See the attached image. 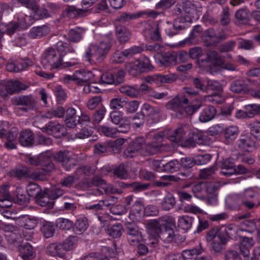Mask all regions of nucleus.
I'll return each mask as SVG.
<instances>
[{
    "label": "nucleus",
    "mask_w": 260,
    "mask_h": 260,
    "mask_svg": "<svg viewBox=\"0 0 260 260\" xmlns=\"http://www.w3.org/2000/svg\"><path fill=\"white\" fill-rule=\"evenodd\" d=\"M186 132L182 126L179 127L174 131L169 129V134H167V139L170 141L178 143L183 141L186 138Z\"/></svg>",
    "instance_id": "19"
},
{
    "label": "nucleus",
    "mask_w": 260,
    "mask_h": 260,
    "mask_svg": "<svg viewBox=\"0 0 260 260\" xmlns=\"http://www.w3.org/2000/svg\"><path fill=\"white\" fill-rule=\"evenodd\" d=\"M216 114V109L212 106L205 107L201 111L199 120L202 122H207L212 120Z\"/></svg>",
    "instance_id": "33"
},
{
    "label": "nucleus",
    "mask_w": 260,
    "mask_h": 260,
    "mask_svg": "<svg viewBox=\"0 0 260 260\" xmlns=\"http://www.w3.org/2000/svg\"><path fill=\"white\" fill-rule=\"evenodd\" d=\"M122 225L121 224H116L113 225L108 231V233L110 236L114 238H119L121 235Z\"/></svg>",
    "instance_id": "62"
},
{
    "label": "nucleus",
    "mask_w": 260,
    "mask_h": 260,
    "mask_svg": "<svg viewBox=\"0 0 260 260\" xmlns=\"http://www.w3.org/2000/svg\"><path fill=\"white\" fill-rule=\"evenodd\" d=\"M142 16V13H123L116 19V21L122 23H125L131 20L136 19Z\"/></svg>",
    "instance_id": "47"
},
{
    "label": "nucleus",
    "mask_w": 260,
    "mask_h": 260,
    "mask_svg": "<svg viewBox=\"0 0 260 260\" xmlns=\"http://www.w3.org/2000/svg\"><path fill=\"white\" fill-rule=\"evenodd\" d=\"M120 92L132 98H136L140 96V90L138 85H123L119 88Z\"/></svg>",
    "instance_id": "37"
},
{
    "label": "nucleus",
    "mask_w": 260,
    "mask_h": 260,
    "mask_svg": "<svg viewBox=\"0 0 260 260\" xmlns=\"http://www.w3.org/2000/svg\"><path fill=\"white\" fill-rule=\"evenodd\" d=\"M160 109L158 107H153L149 104L145 103L141 108V114L144 116L149 117L153 120L158 117Z\"/></svg>",
    "instance_id": "24"
},
{
    "label": "nucleus",
    "mask_w": 260,
    "mask_h": 260,
    "mask_svg": "<svg viewBox=\"0 0 260 260\" xmlns=\"http://www.w3.org/2000/svg\"><path fill=\"white\" fill-rule=\"evenodd\" d=\"M207 59L199 60V66L205 71L211 73V62L213 64L220 66L222 63V60L217 52L214 50L209 51L207 54Z\"/></svg>",
    "instance_id": "9"
},
{
    "label": "nucleus",
    "mask_w": 260,
    "mask_h": 260,
    "mask_svg": "<svg viewBox=\"0 0 260 260\" xmlns=\"http://www.w3.org/2000/svg\"><path fill=\"white\" fill-rule=\"evenodd\" d=\"M41 63L44 68L54 70L63 67H70L78 64L76 59L62 62V54H59L54 48L49 47L46 49L42 55Z\"/></svg>",
    "instance_id": "2"
},
{
    "label": "nucleus",
    "mask_w": 260,
    "mask_h": 260,
    "mask_svg": "<svg viewBox=\"0 0 260 260\" xmlns=\"http://www.w3.org/2000/svg\"><path fill=\"white\" fill-rule=\"evenodd\" d=\"M248 118H252L260 112V105L249 104L244 106Z\"/></svg>",
    "instance_id": "57"
},
{
    "label": "nucleus",
    "mask_w": 260,
    "mask_h": 260,
    "mask_svg": "<svg viewBox=\"0 0 260 260\" xmlns=\"http://www.w3.org/2000/svg\"><path fill=\"white\" fill-rule=\"evenodd\" d=\"M50 30L47 25L34 26L29 30L28 35L31 39H39L48 35Z\"/></svg>",
    "instance_id": "20"
},
{
    "label": "nucleus",
    "mask_w": 260,
    "mask_h": 260,
    "mask_svg": "<svg viewBox=\"0 0 260 260\" xmlns=\"http://www.w3.org/2000/svg\"><path fill=\"white\" fill-rule=\"evenodd\" d=\"M85 30L81 27H76L71 29L68 32L69 40L74 43L80 42L83 38Z\"/></svg>",
    "instance_id": "39"
},
{
    "label": "nucleus",
    "mask_w": 260,
    "mask_h": 260,
    "mask_svg": "<svg viewBox=\"0 0 260 260\" xmlns=\"http://www.w3.org/2000/svg\"><path fill=\"white\" fill-rule=\"evenodd\" d=\"M4 28V32L9 36L13 35L16 31L20 30L16 22L14 21H11L6 24H2V26Z\"/></svg>",
    "instance_id": "55"
},
{
    "label": "nucleus",
    "mask_w": 260,
    "mask_h": 260,
    "mask_svg": "<svg viewBox=\"0 0 260 260\" xmlns=\"http://www.w3.org/2000/svg\"><path fill=\"white\" fill-rule=\"evenodd\" d=\"M245 201L253 204V206L250 207V210L257 208L260 205V201L256 203L255 200L258 198V193L257 191L252 188H248L244 190L242 194Z\"/></svg>",
    "instance_id": "18"
},
{
    "label": "nucleus",
    "mask_w": 260,
    "mask_h": 260,
    "mask_svg": "<svg viewBox=\"0 0 260 260\" xmlns=\"http://www.w3.org/2000/svg\"><path fill=\"white\" fill-rule=\"evenodd\" d=\"M28 194L31 197L37 198L41 193V189L36 183H30L26 187Z\"/></svg>",
    "instance_id": "58"
},
{
    "label": "nucleus",
    "mask_w": 260,
    "mask_h": 260,
    "mask_svg": "<svg viewBox=\"0 0 260 260\" xmlns=\"http://www.w3.org/2000/svg\"><path fill=\"white\" fill-rule=\"evenodd\" d=\"M179 166L180 164L178 160H172L164 164L163 171L172 173L178 171Z\"/></svg>",
    "instance_id": "59"
},
{
    "label": "nucleus",
    "mask_w": 260,
    "mask_h": 260,
    "mask_svg": "<svg viewBox=\"0 0 260 260\" xmlns=\"http://www.w3.org/2000/svg\"><path fill=\"white\" fill-rule=\"evenodd\" d=\"M64 249L61 243H51L48 246L47 252L51 255H57L62 257L64 256Z\"/></svg>",
    "instance_id": "40"
},
{
    "label": "nucleus",
    "mask_w": 260,
    "mask_h": 260,
    "mask_svg": "<svg viewBox=\"0 0 260 260\" xmlns=\"http://www.w3.org/2000/svg\"><path fill=\"white\" fill-rule=\"evenodd\" d=\"M141 144V155H153L160 150V144H154V143H146L144 142V139Z\"/></svg>",
    "instance_id": "27"
},
{
    "label": "nucleus",
    "mask_w": 260,
    "mask_h": 260,
    "mask_svg": "<svg viewBox=\"0 0 260 260\" xmlns=\"http://www.w3.org/2000/svg\"><path fill=\"white\" fill-rule=\"evenodd\" d=\"M251 125V134L257 140L260 141V122H254Z\"/></svg>",
    "instance_id": "64"
},
{
    "label": "nucleus",
    "mask_w": 260,
    "mask_h": 260,
    "mask_svg": "<svg viewBox=\"0 0 260 260\" xmlns=\"http://www.w3.org/2000/svg\"><path fill=\"white\" fill-rule=\"evenodd\" d=\"M177 76L175 74H168L166 75L158 74V81L161 83H171L176 80Z\"/></svg>",
    "instance_id": "61"
},
{
    "label": "nucleus",
    "mask_w": 260,
    "mask_h": 260,
    "mask_svg": "<svg viewBox=\"0 0 260 260\" xmlns=\"http://www.w3.org/2000/svg\"><path fill=\"white\" fill-rule=\"evenodd\" d=\"M17 222L20 226L24 227L26 230H32L37 224V220L32 218H30L28 215H24L19 217Z\"/></svg>",
    "instance_id": "35"
},
{
    "label": "nucleus",
    "mask_w": 260,
    "mask_h": 260,
    "mask_svg": "<svg viewBox=\"0 0 260 260\" xmlns=\"http://www.w3.org/2000/svg\"><path fill=\"white\" fill-rule=\"evenodd\" d=\"M88 226L87 219L86 218H79L75 223L74 231L77 234H81L86 230Z\"/></svg>",
    "instance_id": "46"
},
{
    "label": "nucleus",
    "mask_w": 260,
    "mask_h": 260,
    "mask_svg": "<svg viewBox=\"0 0 260 260\" xmlns=\"http://www.w3.org/2000/svg\"><path fill=\"white\" fill-rule=\"evenodd\" d=\"M125 230L128 243L132 245L137 244L141 239L138 227L134 223L126 224Z\"/></svg>",
    "instance_id": "14"
},
{
    "label": "nucleus",
    "mask_w": 260,
    "mask_h": 260,
    "mask_svg": "<svg viewBox=\"0 0 260 260\" xmlns=\"http://www.w3.org/2000/svg\"><path fill=\"white\" fill-rule=\"evenodd\" d=\"M153 68L150 60L146 56H142L134 63H128L126 66L129 73L133 76H135L141 72L151 71Z\"/></svg>",
    "instance_id": "5"
},
{
    "label": "nucleus",
    "mask_w": 260,
    "mask_h": 260,
    "mask_svg": "<svg viewBox=\"0 0 260 260\" xmlns=\"http://www.w3.org/2000/svg\"><path fill=\"white\" fill-rule=\"evenodd\" d=\"M78 116L73 108H69L66 112L64 121L67 127L72 128L77 124Z\"/></svg>",
    "instance_id": "28"
},
{
    "label": "nucleus",
    "mask_w": 260,
    "mask_h": 260,
    "mask_svg": "<svg viewBox=\"0 0 260 260\" xmlns=\"http://www.w3.org/2000/svg\"><path fill=\"white\" fill-rule=\"evenodd\" d=\"M254 241L251 238L244 237L240 246L241 253L245 257H248L250 252L249 248L254 245Z\"/></svg>",
    "instance_id": "41"
},
{
    "label": "nucleus",
    "mask_w": 260,
    "mask_h": 260,
    "mask_svg": "<svg viewBox=\"0 0 260 260\" xmlns=\"http://www.w3.org/2000/svg\"><path fill=\"white\" fill-rule=\"evenodd\" d=\"M226 233V230L222 231L218 227H214L207 233L206 240L210 243L211 248L215 252H221L223 249V246L228 242Z\"/></svg>",
    "instance_id": "3"
},
{
    "label": "nucleus",
    "mask_w": 260,
    "mask_h": 260,
    "mask_svg": "<svg viewBox=\"0 0 260 260\" xmlns=\"http://www.w3.org/2000/svg\"><path fill=\"white\" fill-rule=\"evenodd\" d=\"M18 131L16 128H12L9 132L7 137V141L4 143V146L8 149H13L16 148V139L18 135Z\"/></svg>",
    "instance_id": "34"
},
{
    "label": "nucleus",
    "mask_w": 260,
    "mask_h": 260,
    "mask_svg": "<svg viewBox=\"0 0 260 260\" xmlns=\"http://www.w3.org/2000/svg\"><path fill=\"white\" fill-rule=\"evenodd\" d=\"M54 157L56 161L61 163L62 167L67 171L70 170L77 163L76 158L73 157L68 151H60L56 153Z\"/></svg>",
    "instance_id": "11"
},
{
    "label": "nucleus",
    "mask_w": 260,
    "mask_h": 260,
    "mask_svg": "<svg viewBox=\"0 0 260 260\" xmlns=\"http://www.w3.org/2000/svg\"><path fill=\"white\" fill-rule=\"evenodd\" d=\"M63 129V126L55 121H50L45 126L41 128L42 132L50 135L56 134L62 131Z\"/></svg>",
    "instance_id": "32"
},
{
    "label": "nucleus",
    "mask_w": 260,
    "mask_h": 260,
    "mask_svg": "<svg viewBox=\"0 0 260 260\" xmlns=\"http://www.w3.org/2000/svg\"><path fill=\"white\" fill-rule=\"evenodd\" d=\"M203 251V249L200 247L184 250L180 253L183 260L192 259L194 258L196 255L201 254Z\"/></svg>",
    "instance_id": "44"
},
{
    "label": "nucleus",
    "mask_w": 260,
    "mask_h": 260,
    "mask_svg": "<svg viewBox=\"0 0 260 260\" xmlns=\"http://www.w3.org/2000/svg\"><path fill=\"white\" fill-rule=\"evenodd\" d=\"M184 12L191 20L198 19L201 15L202 7L196 1H185L183 2Z\"/></svg>",
    "instance_id": "8"
},
{
    "label": "nucleus",
    "mask_w": 260,
    "mask_h": 260,
    "mask_svg": "<svg viewBox=\"0 0 260 260\" xmlns=\"http://www.w3.org/2000/svg\"><path fill=\"white\" fill-rule=\"evenodd\" d=\"M77 243V237L71 236L66 239L61 245L64 251H69L74 248Z\"/></svg>",
    "instance_id": "56"
},
{
    "label": "nucleus",
    "mask_w": 260,
    "mask_h": 260,
    "mask_svg": "<svg viewBox=\"0 0 260 260\" xmlns=\"http://www.w3.org/2000/svg\"><path fill=\"white\" fill-rule=\"evenodd\" d=\"M9 175L18 179L29 178L30 175V170L26 167L14 168L9 172Z\"/></svg>",
    "instance_id": "36"
},
{
    "label": "nucleus",
    "mask_w": 260,
    "mask_h": 260,
    "mask_svg": "<svg viewBox=\"0 0 260 260\" xmlns=\"http://www.w3.org/2000/svg\"><path fill=\"white\" fill-rule=\"evenodd\" d=\"M171 222V219L168 215L148 220L145 224L147 232L152 238L155 239L158 237L162 228Z\"/></svg>",
    "instance_id": "4"
},
{
    "label": "nucleus",
    "mask_w": 260,
    "mask_h": 260,
    "mask_svg": "<svg viewBox=\"0 0 260 260\" xmlns=\"http://www.w3.org/2000/svg\"><path fill=\"white\" fill-rule=\"evenodd\" d=\"M239 128L236 126L231 125L223 129L225 143L229 144L234 140L239 134Z\"/></svg>",
    "instance_id": "31"
},
{
    "label": "nucleus",
    "mask_w": 260,
    "mask_h": 260,
    "mask_svg": "<svg viewBox=\"0 0 260 260\" xmlns=\"http://www.w3.org/2000/svg\"><path fill=\"white\" fill-rule=\"evenodd\" d=\"M253 206V204L245 201L242 194H237L233 197L230 207L234 210H239L243 207L246 209L250 210V207Z\"/></svg>",
    "instance_id": "16"
},
{
    "label": "nucleus",
    "mask_w": 260,
    "mask_h": 260,
    "mask_svg": "<svg viewBox=\"0 0 260 260\" xmlns=\"http://www.w3.org/2000/svg\"><path fill=\"white\" fill-rule=\"evenodd\" d=\"M246 89L245 82L242 79L233 81L230 85V90L235 93H239L245 91Z\"/></svg>",
    "instance_id": "45"
},
{
    "label": "nucleus",
    "mask_w": 260,
    "mask_h": 260,
    "mask_svg": "<svg viewBox=\"0 0 260 260\" xmlns=\"http://www.w3.org/2000/svg\"><path fill=\"white\" fill-rule=\"evenodd\" d=\"M13 103L17 106H23L20 110L26 112L28 110H32L36 107V100L31 94L21 95L14 98Z\"/></svg>",
    "instance_id": "12"
},
{
    "label": "nucleus",
    "mask_w": 260,
    "mask_h": 260,
    "mask_svg": "<svg viewBox=\"0 0 260 260\" xmlns=\"http://www.w3.org/2000/svg\"><path fill=\"white\" fill-rule=\"evenodd\" d=\"M113 41L112 37H106L98 43L90 44L85 52V60L90 62L92 57H94L98 62L103 61L110 51Z\"/></svg>",
    "instance_id": "1"
},
{
    "label": "nucleus",
    "mask_w": 260,
    "mask_h": 260,
    "mask_svg": "<svg viewBox=\"0 0 260 260\" xmlns=\"http://www.w3.org/2000/svg\"><path fill=\"white\" fill-rule=\"evenodd\" d=\"M19 141L23 146H31L34 142V134L28 129L22 131L20 133Z\"/></svg>",
    "instance_id": "22"
},
{
    "label": "nucleus",
    "mask_w": 260,
    "mask_h": 260,
    "mask_svg": "<svg viewBox=\"0 0 260 260\" xmlns=\"http://www.w3.org/2000/svg\"><path fill=\"white\" fill-rule=\"evenodd\" d=\"M106 111V108L103 106L96 111L92 115L93 121L95 123H99L104 118Z\"/></svg>",
    "instance_id": "63"
},
{
    "label": "nucleus",
    "mask_w": 260,
    "mask_h": 260,
    "mask_svg": "<svg viewBox=\"0 0 260 260\" xmlns=\"http://www.w3.org/2000/svg\"><path fill=\"white\" fill-rule=\"evenodd\" d=\"M156 59L160 64L165 66L175 64L177 62L176 53L174 52H168L164 54L155 55Z\"/></svg>",
    "instance_id": "17"
},
{
    "label": "nucleus",
    "mask_w": 260,
    "mask_h": 260,
    "mask_svg": "<svg viewBox=\"0 0 260 260\" xmlns=\"http://www.w3.org/2000/svg\"><path fill=\"white\" fill-rule=\"evenodd\" d=\"M220 169L221 173L226 177L242 174L247 172V169L245 167L241 165L236 166L233 160L230 158L221 161Z\"/></svg>",
    "instance_id": "6"
},
{
    "label": "nucleus",
    "mask_w": 260,
    "mask_h": 260,
    "mask_svg": "<svg viewBox=\"0 0 260 260\" xmlns=\"http://www.w3.org/2000/svg\"><path fill=\"white\" fill-rule=\"evenodd\" d=\"M20 255L24 260H29L35 257V252L31 245L29 243L20 246Z\"/></svg>",
    "instance_id": "38"
},
{
    "label": "nucleus",
    "mask_w": 260,
    "mask_h": 260,
    "mask_svg": "<svg viewBox=\"0 0 260 260\" xmlns=\"http://www.w3.org/2000/svg\"><path fill=\"white\" fill-rule=\"evenodd\" d=\"M131 167L127 163H122L113 169V174L121 179H126L128 178Z\"/></svg>",
    "instance_id": "23"
},
{
    "label": "nucleus",
    "mask_w": 260,
    "mask_h": 260,
    "mask_svg": "<svg viewBox=\"0 0 260 260\" xmlns=\"http://www.w3.org/2000/svg\"><path fill=\"white\" fill-rule=\"evenodd\" d=\"M187 104H188V98L184 95L179 94L166 104V108L168 110L176 112L177 116L180 117L183 105Z\"/></svg>",
    "instance_id": "13"
},
{
    "label": "nucleus",
    "mask_w": 260,
    "mask_h": 260,
    "mask_svg": "<svg viewBox=\"0 0 260 260\" xmlns=\"http://www.w3.org/2000/svg\"><path fill=\"white\" fill-rule=\"evenodd\" d=\"M115 31L117 39L121 43H124L130 39L131 32L126 27L117 25L116 27Z\"/></svg>",
    "instance_id": "29"
},
{
    "label": "nucleus",
    "mask_w": 260,
    "mask_h": 260,
    "mask_svg": "<svg viewBox=\"0 0 260 260\" xmlns=\"http://www.w3.org/2000/svg\"><path fill=\"white\" fill-rule=\"evenodd\" d=\"M235 18L240 23H247L249 19V12L247 9H241L235 13Z\"/></svg>",
    "instance_id": "48"
},
{
    "label": "nucleus",
    "mask_w": 260,
    "mask_h": 260,
    "mask_svg": "<svg viewBox=\"0 0 260 260\" xmlns=\"http://www.w3.org/2000/svg\"><path fill=\"white\" fill-rule=\"evenodd\" d=\"M59 54H62V57L67 52H74V49L69 46L67 43L62 41H59L56 43V50Z\"/></svg>",
    "instance_id": "53"
},
{
    "label": "nucleus",
    "mask_w": 260,
    "mask_h": 260,
    "mask_svg": "<svg viewBox=\"0 0 260 260\" xmlns=\"http://www.w3.org/2000/svg\"><path fill=\"white\" fill-rule=\"evenodd\" d=\"M158 237L165 243H169L174 241L175 237L174 230L170 228L168 224L163 226Z\"/></svg>",
    "instance_id": "26"
},
{
    "label": "nucleus",
    "mask_w": 260,
    "mask_h": 260,
    "mask_svg": "<svg viewBox=\"0 0 260 260\" xmlns=\"http://www.w3.org/2000/svg\"><path fill=\"white\" fill-rule=\"evenodd\" d=\"M200 105H188V104L183 105V107L179 117H183L188 115L193 114L200 108Z\"/></svg>",
    "instance_id": "51"
},
{
    "label": "nucleus",
    "mask_w": 260,
    "mask_h": 260,
    "mask_svg": "<svg viewBox=\"0 0 260 260\" xmlns=\"http://www.w3.org/2000/svg\"><path fill=\"white\" fill-rule=\"evenodd\" d=\"M51 198L47 194L41 193L37 198L36 201L37 204L42 207H50L52 206Z\"/></svg>",
    "instance_id": "49"
},
{
    "label": "nucleus",
    "mask_w": 260,
    "mask_h": 260,
    "mask_svg": "<svg viewBox=\"0 0 260 260\" xmlns=\"http://www.w3.org/2000/svg\"><path fill=\"white\" fill-rule=\"evenodd\" d=\"M27 86L19 81H10L7 84H0V94L2 96H6L8 94H13L22 90H25Z\"/></svg>",
    "instance_id": "10"
},
{
    "label": "nucleus",
    "mask_w": 260,
    "mask_h": 260,
    "mask_svg": "<svg viewBox=\"0 0 260 260\" xmlns=\"http://www.w3.org/2000/svg\"><path fill=\"white\" fill-rule=\"evenodd\" d=\"M41 231L45 237L48 238L54 235L55 227L52 222H47L43 225Z\"/></svg>",
    "instance_id": "54"
},
{
    "label": "nucleus",
    "mask_w": 260,
    "mask_h": 260,
    "mask_svg": "<svg viewBox=\"0 0 260 260\" xmlns=\"http://www.w3.org/2000/svg\"><path fill=\"white\" fill-rule=\"evenodd\" d=\"M143 138H137L124 150V154L126 157H133L136 153L141 154L142 142Z\"/></svg>",
    "instance_id": "15"
},
{
    "label": "nucleus",
    "mask_w": 260,
    "mask_h": 260,
    "mask_svg": "<svg viewBox=\"0 0 260 260\" xmlns=\"http://www.w3.org/2000/svg\"><path fill=\"white\" fill-rule=\"evenodd\" d=\"M175 203L174 196L171 193H168L163 198L160 205L164 210L168 211L174 207Z\"/></svg>",
    "instance_id": "42"
},
{
    "label": "nucleus",
    "mask_w": 260,
    "mask_h": 260,
    "mask_svg": "<svg viewBox=\"0 0 260 260\" xmlns=\"http://www.w3.org/2000/svg\"><path fill=\"white\" fill-rule=\"evenodd\" d=\"M48 193L51 200H55L62 196L64 193V190L60 187L54 186L48 190Z\"/></svg>",
    "instance_id": "60"
},
{
    "label": "nucleus",
    "mask_w": 260,
    "mask_h": 260,
    "mask_svg": "<svg viewBox=\"0 0 260 260\" xmlns=\"http://www.w3.org/2000/svg\"><path fill=\"white\" fill-rule=\"evenodd\" d=\"M56 226L61 230H69L73 226V222L68 219L59 218L56 221Z\"/></svg>",
    "instance_id": "52"
},
{
    "label": "nucleus",
    "mask_w": 260,
    "mask_h": 260,
    "mask_svg": "<svg viewBox=\"0 0 260 260\" xmlns=\"http://www.w3.org/2000/svg\"><path fill=\"white\" fill-rule=\"evenodd\" d=\"M143 209L144 210V205L143 202L140 200H136L130 211L129 214L130 219L134 221L138 220L141 216Z\"/></svg>",
    "instance_id": "25"
},
{
    "label": "nucleus",
    "mask_w": 260,
    "mask_h": 260,
    "mask_svg": "<svg viewBox=\"0 0 260 260\" xmlns=\"http://www.w3.org/2000/svg\"><path fill=\"white\" fill-rule=\"evenodd\" d=\"M238 145L240 149L243 151H249L255 145V142L250 136H244L239 139L238 142Z\"/></svg>",
    "instance_id": "30"
},
{
    "label": "nucleus",
    "mask_w": 260,
    "mask_h": 260,
    "mask_svg": "<svg viewBox=\"0 0 260 260\" xmlns=\"http://www.w3.org/2000/svg\"><path fill=\"white\" fill-rule=\"evenodd\" d=\"M31 15L35 20H40L48 17L50 14L46 9L40 8L37 6L32 12Z\"/></svg>",
    "instance_id": "50"
},
{
    "label": "nucleus",
    "mask_w": 260,
    "mask_h": 260,
    "mask_svg": "<svg viewBox=\"0 0 260 260\" xmlns=\"http://www.w3.org/2000/svg\"><path fill=\"white\" fill-rule=\"evenodd\" d=\"M25 161L34 166L41 165L47 171H51L54 168V164L51 162L50 157L46 153H41L39 156H27Z\"/></svg>",
    "instance_id": "7"
},
{
    "label": "nucleus",
    "mask_w": 260,
    "mask_h": 260,
    "mask_svg": "<svg viewBox=\"0 0 260 260\" xmlns=\"http://www.w3.org/2000/svg\"><path fill=\"white\" fill-rule=\"evenodd\" d=\"M93 77L94 75L91 72L85 70H78L74 73L76 83L80 85L88 83Z\"/></svg>",
    "instance_id": "21"
},
{
    "label": "nucleus",
    "mask_w": 260,
    "mask_h": 260,
    "mask_svg": "<svg viewBox=\"0 0 260 260\" xmlns=\"http://www.w3.org/2000/svg\"><path fill=\"white\" fill-rule=\"evenodd\" d=\"M193 218L188 216H181L178 220V226L184 231L188 230L192 225Z\"/></svg>",
    "instance_id": "43"
}]
</instances>
